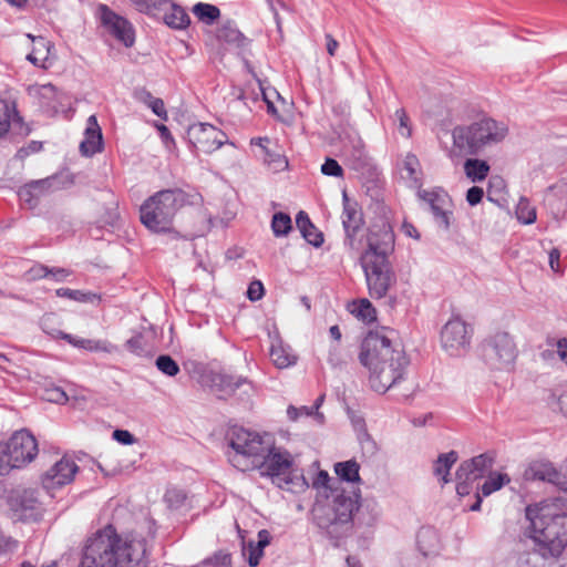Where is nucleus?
<instances>
[{
    "label": "nucleus",
    "mask_w": 567,
    "mask_h": 567,
    "mask_svg": "<svg viewBox=\"0 0 567 567\" xmlns=\"http://www.w3.org/2000/svg\"><path fill=\"white\" fill-rule=\"evenodd\" d=\"M165 498L171 506L178 507L185 501V495L178 491H168Z\"/></svg>",
    "instance_id": "obj_64"
},
{
    "label": "nucleus",
    "mask_w": 567,
    "mask_h": 567,
    "mask_svg": "<svg viewBox=\"0 0 567 567\" xmlns=\"http://www.w3.org/2000/svg\"><path fill=\"white\" fill-rule=\"evenodd\" d=\"M457 453L450 451L447 453L440 454L433 466V473L435 476L441 477L443 483L450 482V470L457 461Z\"/></svg>",
    "instance_id": "obj_32"
},
{
    "label": "nucleus",
    "mask_w": 567,
    "mask_h": 567,
    "mask_svg": "<svg viewBox=\"0 0 567 567\" xmlns=\"http://www.w3.org/2000/svg\"><path fill=\"white\" fill-rule=\"evenodd\" d=\"M79 467L74 461L63 457L42 475V485L47 491L71 483Z\"/></svg>",
    "instance_id": "obj_20"
},
{
    "label": "nucleus",
    "mask_w": 567,
    "mask_h": 567,
    "mask_svg": "<svg viewBox=\"0 0 567 567\" xmlns=\"http://www.w3.org/2000/svg\"><path fill=\"white\" fill-rule=\"evenodd\" d=\"M482 354L488 367L495 370H505L514 363L517 349L507 332H497L483 342Z\"/></svg>",
    "instance_id": "obj_7"
},
{
    "label": "nucleus",
    "mask_w": 567,
    "mask_h": 567,
    "mask_svg": "<svg viewBox=\"0 0 567 567\" xmlns=\"http://www.w3.org/2000/svg\"><path fill=\"white\" fill-rule=\"evenodd\" d=\"M155 365L162 373L168 377H175L181 371L177 362L168 354L157 357Z\"/></svg>",
    "instance_id": "obj_46"
},
{
    "label": "nucleus",
    "mask_w": 567,
    "mask_h": 567,
    "mask_svg": "<svg viewBox=\"0 0 567 567\" xmlns=\"http://www.w3.org/2000/svg\"><path fill=\"white\" fill-rule=\"evenodd\" d=\"M369 293L374 299L384 298L396 278L390 261L361 260Z\"/></svg>",
    "instance_id": "obj_8"
},
{
    "label": "nucleus",
    "mask_w": 567,
    "mask_h": 567,
    "mask_svg": "<svg viewBox=\"0 0 567 567\" xmlns=\"http://www.w3.org/2000/svg\"><path fill=\"white\" fill-rule=\"evenodd\" d=\"M165 23L174 29H185L190 23L187 12L179 6L171 3V11L164 16Z\"/></svg>",
    "instance_id": "obj_36"
},
{
    "label": "nucleus",
    "mask_w": 567,
    "mask_h": 567,
    "mask_svg": "<svg viewBox=\"0 0 567 567\" xmlns=\"http://www.w3.org/2000/svg\"><path fill=\"white\" fill-rule=\"evenodd\" d=\"M126 349L140 357L148 355L146 341L142 334H135L126 341Z\"/></svg>",
    "instance_id": "obj_48"
},
{
    "label": "nucleus",
    "mask_w": 567,
    "mask_h": 567,
    "mask_svg": "<svg viewBox=\"0 0 567 567\" xmlns=\"http://www.w3.org/2000/svg\"><path fill=\"white\" fill-rule=\"evenodd\" d=\"M14 117H18L16 105L0 97V138L9 132Z\"/></svg>",
    "instance_id": "obj_38"
},
{
    "label": "nucleus",
    "mask_w": 567,
    "mask_h": 567,
    "mask_svg": "<svg viewBox=\"0 0 567 567\" xmlns=\"http://www.w3.org/2000/svg\"><path fill=\"white\" fill-rule=\"evenodd\" d=\"M368 248L360 260L389 261V256L394 250V233L388 223L374 225L369 229Z\"/></svg>",
    "instance_id": "obj_11"
},
{
    "label": "nucleus",
    "mask_w": 567,
    "mask_h": 567,
    "mask_svg": "<svg viewBox=\"0 0 567 567\" xmlns=\"http://www.w3.org/2000/svg\"><path fill=\"white\" fill-rule=\"evenodd\" d=\"M53 182L54 179L50 177L31 181L19 188L18 196L21 202L28 204L30 207H33L37 205L38 199L49 192Z\"/></svg>",
    "instance_id": "obj_24"
},
{
    "label": "nucleus",
    "mask_w": 567,
    "mask_h": 567,
    "mask_svg": "<svg viewBox=\"0 0 567 567\" xmlns=\"http://www.w3.org/2000/svg\"><path fill=\"white\" fill-rule=\"evenodd\" d=\"M292 466V458L289 452L276 449L272 442L268 445V451L264 454L262 461L256 468L261 470V475L279 478L289 484L288 480Z\"/></svg>",
    "instance_id": "obj_14"
},
{
    "label": "nucleus",
    "mask_w": 567,
    "mask_h": 567,
    "mask_svg": "<svg viewBox=\"0 0 567 567\" xmlns=\"http://www.w3.org/2000/svg\"><path fill=\"white\" fill-rule=\"evenodd\" d=\"M216 38L219 42L240 48L244 45L246 38L237 29L233 21L225 22L217 29Z\"/></svg>",
    "instance_id": "obj_30"
},
{
    "label": "nucleus",
    "mask_w": 567,
    "mask_h": 567,
    "mask_svg": "<svg viewBox=\"0 0 567 567\" xmlns=\"http://www.w3.org/2000/svg\"><path fill=\"white\" fill-rule=\"evenodd\" d=\"M473 328L461 317H452L441 330V343L450 355H461L471 344Z\"/></svg>",
    "instance_id": "obj_9"
},
{
    "label": "nucleus",
    "mask_w": 567,
    "mask_h": 567,
    "mask_svg": "<svg viewBox=\"0 0 567 567\" xmlns=\"http://www.w3.org/2000/svg\"><path fill=\"white\" fill-rule=\"evenodd\" d=\"M523 477L525 481L547 482L560 491L567 493V472H561L546 460L533 461L525 468Z\"/></svg>",
    "instance_id": "obj_15"
},
{
    "label": "nucleus",
    "mask_w": 567,
    "mask_h": 567,
    "mask_svg": "<svg viewBox=\"0 0 567 567\" xmlns=\"http://www.w3.org/2000/svg\"><path fill=\"white\" fill-rule=\"evenodd\" d=\"M103 150V136L96 116L91 115L86 121L84 138L80 143V152L84 156H93Z\"/></svg>",
    "instance_id": "obj_22"
},
{
    "label": "nucleus",
    "mask_w": 567,
    "mask_h": 567,
    "mask_svg": "<svg viewBox=\"0 0 567 567\" xmlns=\"http://www.w3.org/2000/svg\"><path fill=\"white\" fill-rule=\"evenodd\" d=\"M265 292L261 281L255 280L250 282L247 289V297L250 301H258L262 298Z\"/></svg>",
    "instance_id": "obj_57"
},
{
    "label": "nucleus",
    "mask_w": 567,
    "mask_h": 567,
    "mask_svg": "<svg viewBox=\"0 0 567 567\" xmlns=\"http://www.w3.org/2000/svg\"><path fill=\"white\" fill-rule=\"evenodd\" d=\"M194 16L205 24H213L220 17V10L218 7L210 4L198 2L192 9Z\"/></svg>",
    "instance_id": "obj_37"
},
{
    "label": "nucleus",
    "mask_w": 567,
    "mask_h": 567,
    "mask_svg": "<svg viewBox=\"0 0 567 567\" xmlns=\"http://www.w3.org/2000/svg\"><path fill=\"white\" fill-rule=\"evenodd\" d=\"M419 197L429 204L437 226L444 230H449L452 212L446 208L450 202L447 193L441 188L420 190Z\"/></svg>",
    "instance_id": "obj_18"
},
{
    "label": "nucleus",
    "mask_w": 567,
    "mask_h": 567,
    "mask_svg": "<svg viewBox=\"0 0 567 567\" xmlns=\"http://www.w3.org/2000/svg\"><path fill=\"white\" fill-rule=\"evenodd\" d=\"M394 116L399 122L398 131H399L400 135H402L403 137H406V138L411 137L412 127H411L410 117H409L406 111L403 107L398 109L394 113Z\"/></svg>",
    "instance_id": "obj_49"
},
{
    "label": "nucleus",
    "mask_w": 567,
    "mask_h": 567,
    "mask_svg": "<svg viewBox=\"0 0 567 567\" xmlns=\"http://www.w3.org/2000/svg\"><path fill=\"white\" fill-rule=\"evenodd\" d=\"M351 421H352V424H353L354 429L357 431H359V439H360V441L362 442L363 439L369 441L370 440V435L367 432L365 423H364L363 417H361V416H352Z\"/></svg>",
    "instance_id": "obj_60"
},
{
    "label": "nucleus",
    "mask_w": 567,
    "mask_h": 567,
    "mask_svg": "<svg viewBox=\"0 0 567 567\" xmlns=\"http://www.w3.org/2000/svg\"><path fill=\"white\" fill-rule=\"evenodd\" d=\"M419 550L424 556H431L440 549V538L437 532L432 527H422L416 536Z\"/></svg>",
    "instance_id": "obj_29"
},
{
    "label": "nucleus",
    "mask_w": 567,
    "mask_h": 567,
    "mask_svg": "<svg viewBox=\"0 0 567 567\" xmlns=\"http://www.w3.org/2000/svg\"><path fill=\"white\" fill-rule=\"evenodd\" d=\"M511 478L507 474H493L482 484L480 489L475 493V502L470 506L473 512L481 509L483 497L489 496L492 493L501 489L505 484L509 483Z\"/></svg>",
    "instance_id": "obj_25"
},
{
    "label": "nucleus",
    "mask_w": 567,
    "mask_h": 567,
    "mask_svg": "<svg viewBox=\"0 0 567 567\" xmlns=\"http://www.w3.org/2000/svg\"><path fill=\"white\" fill-rule=\"evenodd\" d=\"M342 202L343 210L341 218L346 234L343 244L350 250H359L360 240L358 239V234L364 226L363 213L359 207V204L351 200L346 192H343Z\"/></svg>",
    "instance_id": "obj_12"
},
{
    "label": "nucleus",
    "mask_w": 567,
    "mask_h": 567,
    "mask_svg": "<svg viewBox=\"0 0 567 567\" xmlns=\"http://www.w3.org/2000/svg\"><path fill=\"white\" fill-rule=\"evenodd\" d=\"M156 128L159 133V136L167 148H171L172 145H175L174 137L172 136L169 130L164 124H156Z\"/></svg>",
    "instance_id": "obj_61"
},
{
    "label": "nucleus",
    "mask_w": 567,
    "mask_h": 567,
    "mask_svg": "<svg viewBox=\"0 0 567 567\" xmlns=\"http://www.w3.org/2000/svg\"><path fill=\"white\" fill-rule=\"evenodd\" d=\"M49 44L44 38H38L35 47L28 54L27 59L34 65L44 66L50 52Z\"/></svg>",
    "instance_id": "obj_42"
},
{
    "label": "nucleus",
    "mask_w": 567,
    "mask_h": 567,
    "mask_svg": "<svg viewBox=\"0 0 567 567\" xmlns=\"http://www.w3.org/2000/svg\"><path fill=\"white\" fill-rule=\"evenodd\" d=\"M43 398L47 401L53 402L56 404H64L69 400L66 393L59 386H51L49 389H45Z\"/></svg>",
    "instance_id": "obj_52"
},
{
    "label": "nucleus",
    "mask_w": 567,
    "mask_h": 567,
    "mask_svg": "<svg viewBox=\"0 0 567 567\" xmlns=\"http://www.w3.org/2000/svg\"><path fill=\"white\" fill-rule=\"evenodd\" d=\"M270 442L269 436L235 426L229 432V445L235 452L229 460L240 471L256 468L268 451Z\"/></svg>",
    "instance_id": "obj_6"
},
{
    "label": "nucleus",
    "mask_w": 567,
    "mask_h": 567,
    "mask_svg": "<svg viewBox=\"0 0 567 567\" xmlns=\"http://www.w3.org/2000/svg\"><path fill=\"white\" fill-rule=\"evenodd\" d=\"M402 169L405 172L403 176L406 178L413 186H419L421 184V164L416 155L413 153H408L402 162Z\"/></svg>",
    "instance_id": "obj_34"
},
{
    "label": "nucleus",
    "mask_w": 567,
    "mask_h": 567,
    "mask_svg": "<svg viewBox=\"0 0 567 567\" xmlns=\"http://www.w3.org/2000/svg\"><path fill=\"white\" fill-rule=\"evenodd\" d=\"M313 524L331 539L341 538L347 532L328 503H317L312 511Z\"/></svg>",
    "instance_id": "obj_19"
},
{
    "label": "nucleus",
    "mask_w": 567,
    "mask_h": 567,
    "mask_svg": "<svg viewBox=\"0 0 567 567\" xmlns=\"http://www.w3.org/2000/svg\"><path fill=\"white\" fill-rule=\"evenodd\" d=\"M287 416L290 421L296 422L302 416H315V412L311 406L302 405L297 408L295 405H289L287 409Z\"/></svg>",
    "instance_id": "obj_54"
},
{
    "label": "nucleus",
    "mask_w": 567,
    "mask_h": 567,
    "mask_svg": "<svg viewBox=\"0 0 567 567\" xmlns=\"http://www.w3.org/2000/svg\"><path fill=\"white\" fill-rule=\"evenodd\" d=\"M321 173L326 176L342 177L343 168L334 158L327 157L321 165Z\"/></svg>",
    "instance_id": "obj_51"
},
{
    "label": "nucleus",
    "mask_w": 567,
    "mask_h": 567,
    "mask_svg": "<svg viewBox=\"0 0 567 567\" xmlns=\"http://www.w3.org/2000/svg\"><path fill=\"white\" fill-rule=\"evenodd\" d=\"M328 504L333 508L341 526L348 532L351 527L353 512L358 509V501L350 495L340 494Z\"/></svg>",
    "instance_id": "obj_23"
},
{
    "label": "nucleus",
    "mask_w": 567,
    "mask_h": 567,
    "mask_svg": "<svg viewBox=\"0 0 567 567\" xmlns=\"http://www.w3.org/2000/svg\"><path fill=\"white\" fill-rule=\"evenodd\" d=\"M270 358L278 369L289 368L296 364L298 359L290 347H285L281 343L271 346Z\"/></svg>",
    "instance_id": "obj_31"
},
{
    "label": "nucleus",
    "mask_w": 567,
    "mask_h": 567,
    "mask_svg": "<svg viewBox=\"0 0 567 567\" xmlns=\"http://www.w3.org/2000/svg\"><path fill=\"white\" fill-rule=\"evenodd\" d=\"M516 217L525 225H530L536 220V209L530 205L529 200L522 197L516 206Z\"/></svg>",
    "instance_id": "obj_44"
},
{
    "label": "nucleus",
    "mask_w": 567,
    "mask_h": 567,
    "mask_svg": "<svg viewBox=\"0 0 567 567\" xmlns=\"http://www.w3.org/2000/svg\"><path fill=\"white\" fill-rule=\"evenodd\" d=\"M169 3L168 0H138L136 4L141 12L155 13L163 10Z\"/></svg>",
    "instance_id": "obj_50"
},
{
    "label": "nucleus",
    "mask_w": 567,
    "mask_h": 567,
    "mask_svg": "<svg viewBox=\"0 0 567 567\" xmlns=\"http://www.w3.org/2000/svg\"><path fill=\"white\" fill-rule=\"evenodd\" d=\"M12 468H18V466H16L8 450L0 451V475L9 474Z\"/></svg>",
    "instance_id": "obj_55"
},
{
    "label": "nucleus",
    "mask_w": 567,
    "mask_h": 567,
    "mask_svg": "<svg viewBox=\"0 0 567 567\" xmlns=\"http://www.w3.org/2000/svg\"><path fill=\"white\" fill-rule=\"evenodd\" d=\"M8 505L14 519L38 522L44 508L35 489H12L8 496Z\"/></svg>",
    "instance_id": "obj_10"
},
{
    "label": "nucleus",
    "mask_w": 567,
    "mask_h": 567,
    "mask_svg": "<svg viewBox=\"0 0 567 567\" xmlns=\"http://www.w3.org/2000/svg\"><path fill=\"white\" fill-rule=\"evenodd\" d=\"M58 297L69 298L74 301L84 302V303H94L100 301V296L93 292H84L82 290H74L70 288H59L55 291Z\"/></svg>",
    "instance_id": "obj_40"
},
{
    "label": "nucleus",
    "mask_w": 567,
    "mask_h": 567,
    "mask_svg": "<svg viewBox=\"0 0 567 567\" xmlns=\"http://www.w3.org/2000/svg\"><path fill=\"white\" fill-rule=\"evenodd\" d=\"M508 128L503 122L483 118L470 125H457L452 131L453 151L458 155H476L484 147L502 142Z\"/></svg>",
    "instance_id": "obj_5"
},
{
    "label": "nucleus",
    "mask_w": 567,
    "mask_h": 567,
    "mask_svg": "<svg viewBox=\"0 0 567 567\" xmlns=\"http://www.w3.org/2000/svg\"><path fill=\"white\" fill-rule=\"evenodd\" d=\"M494 461V454L486 452L477 456H474L471 460H466L464 461V463L468 465L470 468L477 470L480 472H483L484 475H486L491 471Z\"/></svg>",
    "instance_id": "obj_43"
},
{
    "label": "nucleus",
    "mask_w": 567,
    "mask_h": 567,
    "mask_svg": "<svg viewBox=\"0 0 567 567\" xmlns=\"http://www.w3.org/2000/svg\"><path fill=\"white\" fill-rule=\"evenodd\" d=\"M270 141L267 137L258 138V145L265 151L264 161L274 172H282L288 167V161L280 152L269 150L264 143L268 144Z\"/></svg>",
    "instance_id": "obj_33"
},
{
    "label": "nucleus",
    "mask_w": 567,
    "mask_h": 567,
    "mask_svg": "<svg viewBox=\"0 0 567 567\" xmlns=\"http://www.w3.org/2000/svg\"><path fill=\"white\" fill-rule=\"evenodd\" d=\"M352 312L358 319L365 323H370L375 320V309L368 299L360 300L358 307Z\"/></svg>",
    "instance_id": "obj_47"
},
{
    "label": "nucleus",
    "mask_w": 567,
    "mask_h": 567,
    "mask_svg": "<svg viewBox=\"0 0 567 567\" xmlns=\"http://www.w3.org/2000/svg\"><path fill=\"white\" fill-rule=\"evenodd\" d=\"M62 339L66 340L70 344H73L74 347L80 349H85L90 351L106 350L104 343L101 341L75 338L69 333H62Z\"/></svg>",
    "instance_id": "obj_45"
},
{
    "label": "nucleus",
    "mask_w": 567,
    "mask_h": 567,
    "mask_svg": "<svg viewBox=\"0 0 567 567\" xmlns=\"http://www.w3.org/2000/svg\"><path fill=\"white\" fill-rule=\"evenodd\" d=\"M148 107L152 110V112L157 115L159 118L166 121L168 115L167 111L165 109L164 101L159 97H156L152 104L148 105Z\"/></svg>",
    "instance_id": "obj_59"
},
{
    "label": "nucleus",
    "mask_w": 567,
    "mask_h": 567,
    "mask_svg": "<svg viewBox=\"0 0 567 567\" xmlns=\"http://www.w3.org/2000/svg\"><path fill=\"white\" fill-rule=\"evenodd\" d=\"M145 553L143 539H123L107 525L86 539L79 567H145Z\"/></svg>",
    "instance_id": "obj_1"
},
{
    "label": "nucleus",
    "mask_w": 567,
    "mask_h": 567,
    "mask_svg": "<svg viewBox=\"0 0 567 567\" xmlns=\"http://www.w3.org/2000/svg\"><path fill=\"white\" fill-rule=\"evenodd\" d=\"M6 449L18 468L31 462L38 454L37 441L27 430H21L12 434Z\"/></svg>",
    "instance_id": "obj_17"
},
{
    "label": "nucleus",
    "mask_w": 567,
    "mask_h": 567,
    "mask_svg": "<svg viewBox=\"0 0 567 567\" xmlns=\"http://www.w3.org/2000/svg\"><path fill=\"white\" fill-rule=\"evenodd\" d=\"M209 381L212 390L219 398L233 395L236 390L244 384H250L248 379L245 377L228 374L224 372H213L210 374Z\"/></svg>",
    "instance_id": "obj_21"
},
{
    "label": "nucleus",
    "mask_w": 567,
    "mask_h": 567,
    "mask_svg": "<svg viewBox=\"0 0 567 567\" xmlns=\"http://www.w3.org/2000/svg\"><path fill=\"white\" fill-rule=\"evenodd\" d=\"M464 171L473 183L482 182L488 175L489 165L482 159L467 158L464 163Z\"/></svg>",
    "instance_id": "obj_35"
},
{
    "label": "nucleus",
    "mask_w": 567,
    "mask_h": 567,
    "mask_svg": "<svg viewBox=\"0 0 567 567\" xmlns=\"http://www.w3.org/2000/svg\"><path fill=\"white\" fill-rule=\"evenodd\" d=\"M134 97L138 102H142V103L146 104L147 106L150 104H152V102L156 99L155 96H153V94L148 90H146L144 87L136 89L134 91Z\"/></svg>",
    "instance_id": "obj_63"
},
{
    "label": "nucleus",
    "mask_w": 567,
    "mask_h": 567,
    "mask_svg": "<svg viewBox=\"0 0 567 567\" xmlns=\"http://www.w3.org/2000/svg\"><path fill=\"white\" fill-rule=\"evenodd\" d=\"M296 225L308 244L315 247H320L323 244L322 233L313 225L306 212L300 210L297 214Z\"/></svg>",
    "instance_id": "obj_27"
},
{
    "label": "nucleus",
    "mask_w": 567,
    "mask_h": 567,
    "mask_svg": "<svg viewBox=\"0 0 567 567\" xmlns=\"http://www.w3.org/2000/svg\"><path fill=\"white\" fill-rule=\"evenodd\" d=\"M360 363L369 372V382L375 392L385 393L404 377L409 365L405 352L392 346L391 340L379 331H370L361 343Z\"/></svg>",
    "instance_id": "obj_2"
},
{
    "label": "nucleus",
    "mask_w": 567,
    "mask_h": 567,
    "mask_svg": "<svg viewBox=\"0 0 567 567\" xmlns=\"http://www.w3.org/2000/svg\"><path fill=\"white\" fill-rule=\"evenodd\" d=\"M456 478V493L460 497L468 496L472 492H477L480 486L476 484L478 481L473 475L468 465L462 462L455 473Z\"/></svg>",
    "instance_id": "obj_28"
},
{
    "label": "nucleus",
    "mask_w": 567,
    "mask_h": 567,
    "mask_svg": "<svg viewBox=\"0 0 567 567\" xmlns=\"http://www.w3.org/2000/svg\"><path fill=\"white\" fill-rule=\"evenodd\" d=\"M230 555L224 550L215 553L212 557L205 559L203 565H212L214 567H227L230 565Z\"/></svg>",
    "instance_id": "obj_53"
},
{
    "label": "nucleus",
    "mask_w": 567,
    "mask_h": 567,
    "mask_svg": "<svg viewBox=\"0 0 567 567\" xmlns=\"http://www.w3.org/2000/svg\"><path fill=\"white\" fill-rule=\"evenodd\" d=\"M271 229L276 237L287 236L292 229V221L288 214L275 213L271 219Z\"/></svg>",
    "instance_id": "obj_41"
},
{
    "label": "nucleus",
    "mask_w": 567,
    "mask_h": 567,
    "mask_svg": "<svg viewBox=\"0 0 567 567\" xmlns=\"http://www.w3.org/2000/svg\"><path fill=\"white\" fill-rule=\"evenodd\" d=\"M526 518L530 522L533 554L544 559L558 558L567 546V515L550 513L548 508L527 506Z\"/></svg>",
    "instance_id": "obj_3"
},
{
    "label": "nucleus",
    "mask_w": 567,
    "mask_h": 567,
    "mask_svg": "<svg viewBox=\"0 0 567 567\" xmlns=\"http://www.w3.org/2000/svg\"><path fill=\"white\" fill-rule=\"evenodd\" d=\"M540 556L533 553H525L519 556L517 567H543L539 565Z\"/></svg>",
    "instance_id": "obj_56"
},
{
    "label": "nucleus",
    "mask_w": 567,
    "mask_h": 567,
    "mask_svg": "<svg viewBox=\"0 0 567 567\" xmlns=\"http://www.w3.org/2000/svg\"><path fill=\"white\" fill-rule=\"evenodd\" d=\"M189 142L198 151L210 154L228 142L227 135L208 123H196L187 131Z\"/></svg>",
    "instance_id": "obj_13"
},
{
    "label": "nucleus",
    "mask_w": 567,
    "mask_h": 567,
    "mask_svg": "<svg viewBox=\"0 0 567 567\" xmlns=\"http://www.w3.org/2000/svg\"><path fill=\"white\" fill-rule=\"evenodd\" d=\"M113 437L117 442H120L122 444H125V445H130V444L135 442L134 435L131 432L126 431V430H115L113 432Z\"/></svg>",
    "instance_id": "obj_62"
},
{
    "label": "nucleus",
    "mask_w": 567,
    "mask_h": 567,
    "mask_svg": "<svg viewBox=\"0 0 567 567\" xmlns=\"http://www.w3.org/2000/svg\"><path fill=\"white\" fill-rule=\"evenodd\" d=\"M484 197V190L482 187L472 186L467 189L466 193V202L470 206H475L482 202Z\"/></svg>",
    "instance_id": "obj_58"
},
{
    "label": "nucleus",
    "mask_w": 567,
    "mask_h": 567,
    "mask_svg": "<svg viewBox=\"0 0 567 567\" xmlns=\"http://www.w3.org/2000/svg\"><path fill=\"white\" fill-rule=\"evenodd\" d=\"M99 14L102 25L116 40L130 48L135 42L132 24L123 17L113 12L106 4L99 6Z\"/></svg>",
    "instance_id": "obj_16"
},
{
    "label": "nucleus",
    "mask_w": 567,
    "mask_h": 567,
    "mask_svg": "<svg viewBox=\"0 0 567 567\" xmlns=\"http://www.w3.org/2000/svg\"><path fill=\"white\" fill-rule=\"evenodd\" d=\"M359 470L360 465L354 460L339 462L334 465L336 474L341 480L351 483L360 481Z\"/></svg>",
    "instance_id": "obj_39"
},
{
    "label": "nucleus",
    "mask_w": 567,
    "mask_h": 567,
    "mask_svg": "<svg viewBox=\"0 0 567 567\" xmlns=\"http://www.w3.org/2000/svg\"><path fill=\"white\" fill-rule=\"evenodd\" d=\"M186 200L187 196L182 189L159 190L141 206V221L153 233L177 235L173 228V220Z\"/></svg>",
    "instance_id": "obj_4"
},
{
    "label": "nucleus",
    "mask_w": 567,
    "mask_h": 567,
    "mask_svg": "<svg viewBox=\"0 0 567 567\" xmlns=\"http://www.w3.org/2000/svg\"><path fill=\"white\" fill-rule=\"evenodd\" d=\"M271 535L267 529L258 532L257 543L249 540L248 543L243 542V555L247 557V561L250 567H256L262 556L264 548L269 545Z\"/></svg>",
    "instance_id": "obj_26"
}]
</instances>
